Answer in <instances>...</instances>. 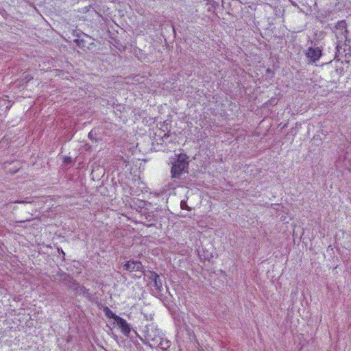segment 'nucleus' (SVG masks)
I'll return each instance as SVG.
<instances>
[{"label": "nucleus", "mask_w": 351, "mask_h": 351, "mask_svg": "<svg viewBox=\"0 0 351 351\" xmlns=\"http://www.w3.org/2000/svg\"><path fill=\"white\" fill-rule=\"evenodd\" d=\"M346 23L345 21H341L338 22L337 25L335 27V34L337 39V53L335 54V58H338L339 56L341 54L340 49L341 48L342 45H344L346 40Z\"/></svg>", "instance_id": "obj_1"}, {"label": "nucleus", "mask_w": 351, "mask_h": 351, "mask_svg": "<svg viewBox=\"0 0 351 351\" xmlns=\"http://www.w3.org/2000/svg\"><path fill=\"white\" fill-rule=\"evenodd\" d=\"M188 156L185 154H180L178 156L177 160L171 167L173 178H178L184 171L188 169Z\"/></svg>", "instance_id": "obj_2"}, {"label": "nucleus", "mask_w": 351, "mask_h": 351, "mask_svg": "<svg viewBox=\"0 0 351 351\" xmlns=\"http://www.w3.org/2000/svg\"><path fill=\"white\" fill-rule=\"evenodd\" d=\"M160 331L156 329V334L152 335L149 331V328H147L146 337L149 340L156 343L158 346L162 350H167L171 346V341L160 335Z\"/></svg>", "instance_id": "obj_3"}, {"label": "nucleus", "mask_w": 351, "mask_h": 351, "mask_svg": "<svg viewBox=\"0 0 351 351\" xmlns=\"http://www.w3.org/2000/svg\"><path fill=\"white\" fill-rule=\"evenodd\" d=\"M119 328L121 330V332L126 337H129L132 328L130 324L128 323L127 321L120 317L118 319V320L116 322Z\"/></svg>", "instance_id": "obj_4"}, {"label": "nucleus", "mask_w": 351, "mask_h": 351, "mask_svg": "<svg viewBox=\"0 0 351 351\" xmlns=\"http://www.w3.org/2000/svg\"><path fill=\"white\" fill-rule=\"evenodd\" d=\"M125 270L129 271H142L143 265L139 261H128L123 265Z\"/></svg>", "instance_id": "obj_5"}, {"label": "nucleus", "mask_w": 351, "mask_h": 351, "mask_svg": "<svg viewBox=\"0 0 351 351\" xmlns=\"http://www.w3.org/2000/svg\"><path fill=\"white\" fill-rule=\"evenodd\" d=\"M320 56L321 51L318 49L309 48L306 53V56L308 58L313 62L318 60Z\"/></svg>", "instance_id": "obj_6"}, {"label": "nucleus", "mask_w": 351, "mask_h": 351, "mask_svg": "<svg viewBox=\"0 0 351 351\" xmlns=\"http://www.w3.org/2000/svg\"><path fill=\"white\" fill-rule=\"evenodd\" d=\"M154 276H155V281L154 282V286L156 290L158 291V292H161L163 289L162 280L160 279L159 276L154 275Z\"/></svg>", "instance_id": "obj_7"}, {"label": "nucleus", "mask_w": 351, "mask_h": 351, "mask_svg": "<svg viewBox=\"0 0 351 351\" xmlns=\"http://www.w3.org/2000/svg\"><path fill=\"white\" fill-rule=\"evenodd\" d=\"M104 312H105V314L106 315L107 317L110 318V319H113L114 320V322H116L118 319H119L121 317L117 315L116 314H114L109 308L106 307L105 309H104Z\"/></svg>", "instance_id": "obj_8"}, {"label": "nucleus", "mask_w": 351, "mask_h": 351, "mask_svg": "<svg viewBox=\"0 0 351 351\" xmlns=\"http://www.w3.org/2000/svg\"><path fill=\"white\" fill-rule=\"evenodd\" d=\"M155 276H159L158 274H156V272H152L151 273V276H150V279L152 280V281H153L154 282L155 281Z\"/></svg>", "instance_id": "obj_9"}, {"label": "nucleus", "mask_w": 351, "mask_h": 351, "mask_svg": "<svg viewBox=\"0 0 351 351\" xmlns=\"http://www.w3.org/2000/svg\"><path fill=\"white\" fill-rule=\"evenodd\" d=\"M14 202L19 203V204H24V203H29L30 202L29 201L27 202V200H18Z\"/></svg>", "instance_id": "obj_10"}, {"label": "nucleus", "mask_w": 351, "mask_h": 351, "mask_svg": "<svg viewBox=\"0 0 351 351\" xmlns=\"http://www.w3.org/2000/svg\"><path fill=\"white\" fill-rule=\"evenodd\" d=\"M71 161V159L70 157L64 158V162H70Z\"/></svg>", "instance_id": "obj_11"}, {"label": "nucleus", "mask_w": 351, "mask_h": 351, "mask_svg": "<svg viewBox=\"0 0 351 351\" xmlns=\"http://www.w3.org/2000/svg\"><path fill=\"white\" fill-rule=\"evenodd\" d=\"M183 204H186V203H185V202H184L183 201H182V202H181V204H180L182 208H184V207H183Z\"/></svg>", "instance_id": "obj_12"}, {"label": "nucleus", "mask_w": 351, "mask_h": 351, "mask_svg": "<svg viewBox=\"0 0 351 351\" xmlns=\"http://www.w3.org/2000/svg\"><path fill=\"white\" fill-rule=\"evenodd\" d=\"M150 327H151V330H153V329H154V326H151Z\"/></svg>", "instance_id": "obj_13"}]
</instances>
